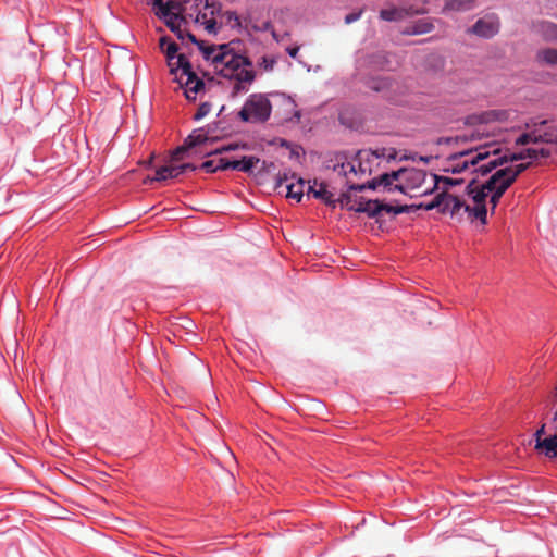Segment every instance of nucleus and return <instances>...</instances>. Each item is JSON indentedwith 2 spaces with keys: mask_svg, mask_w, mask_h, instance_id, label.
Instances as JSON below:
<instances>
[{
  "mask_svg": "<svg viewBox=\"0 0 557 557\" xmlns=\"http://www.w3.org/2000/svg\"><path fill=\"white\" fill-rule=\"evenodd\" d=\"M186 35L190 42L198 46L203 58L212 62L216 72L233 82L232 97L248 91L249 86L257 77L248 57L234 51L231 44L206 46L203 41L197 40L191 33H186Z\"/></svg>",
  "mask_w": 557,
  "mask_h": 557,
  "instance_id": "f257e3e1",
  "label": "nucleus"
},
{
  "mask_svg": "<svg viewBox=\"0 0 557 557\" xmlns=\"http://www.w3.org/2000/svg\"><path fill=\"white\" fill-rule=\"evenodd\" d=\"M498 153V149L495 148L491 150L488 146H480L475 149L454 153L447 159L446 171L461 173L472 168V173H479L482 175V173L476 171V169L483 164V161L490 159L491 156H496Z\"/></svg>",
  "mask_w": 557,
  "mask_h": 557,
  "instance_id": "f03ea898",
  "label": "nucleus"
},
{
  "mask_svg": "<svg viewBox=\"0 0 557 557\" xmlns=\"http://www.w3.org/2000/svg\"><path fill=\"white\" fill-rule=\"evenodd\" d=\"M272 106L263 94H252L238 112L240 121L246 123H264L271 116Z\"/></svg>",
  "mask_w": 557,
  "mask_h": 557,
  "instance_id": "7ed1b4c3",
  "label": "nucleus"
},
{
  "mask_svg": "<svg viewBox=\"0 0 557 557\" xmlns=\"http://www.w3.org/2000/svg\"><path fill=\"white\" fill-rule=\"evenodd\" d=\"M466 190L472 203H467L465 207V212H467L470 216L479 220L482 224H486V199L488 197V191L485 188V181L480 183L476 178H472L468 183Z\"/></svg>",
  "mask_w": 557,
  "mask_h": 557,
  "instance_id": "20e7f679",
  "label": "nucleus"
},
{
  "mask_svg": "<svg viewBox=\"0 0 557 557\" xmlns=\"http://www.w3.org/2000/svg\"><path fill=\"white\" fill-rule=\"evenodd\" d=\"M176 69L182 70V76H186L185 95L188 99H196V95L205 87V83L191 70V64L185 54H180L176 61Z\"/></svg>",
  "mask_w": 557,
  "mask_h": 557,
  "instance_id": "39448f33",
  "label": "nucleus"
},
{
  "mask_svg": "<svg viewBox=\"0 0 557 557\" xmlns=\"http://www.w3.org/2000/svg\"><path fill=\"white\" fill-rule=\"evenodd\" d=\"M524 159L536 160L537 152L535 151V149L527 148L520 152H516L510 156L496 157L494 159L488 160L484 164L480 165V168H478L476 171H480L482 173V175L484 176V175L492 173V171L495 170L496 168H498L509 161L513 162V161H519V160H524Z\"/></svg>",
  "mask_w": 557,
  "mask_h": 557,
  "instance_id": "423d86ee",
  "label": "nucleus"
},
{
  "mask_svg": "<svg viewBox=\"0 0 557 557\" xmlns=\"http://www.w3.org/2000/svg\"><path fill=\"white\" fill-rule=\"evenodd\" d=\"M428 177L430 178V176L423 170H406V172L403 173V183L395 185L394 189H397L404 194H406L408 190L421 189Z\"/></svg>",
  "mask_w": 557,
  "mask_h": 557,
  "instance_id": "0eeeda50",
  "label": "nucleus"
},
{
  "mask_svg": "<svg viewBox=\"0 0 557 557\" xmlns=\"http://www.w3.org/2000/svg\"><path fill=\"white\" fill-rule=\"evenodd\" d=\"M509 187L510 185L500 177H497L494 172L485 180V188L488 191V203L491 205L492 212H494L500 198Z\"/></svg>",
  "mask_w": 557,
  "mask_h": 557,
  "instance_id": "6e6552de",
  "label": "nucleus"
},
{
  "mask_svg": "<svg viewBox=\"0 0 557 557\" xmlns=\"http://www.w3.org/2000/svg\"><path fill=\"white\" fill-rule=\"evenodd\" d=\"M305 185L306 182L302 178H298L297 182H289L288 174L284 173L277 175L275 189L285 187L286 197L299 202L304 196Z\"/></svg>",
  "mask_w": 557,
  "mask_h": 557,
  "instance_id": "1a4fd4ad",
  "label": "nucleus"
},
{
  "mask_svg": "<svg viewBox=\"0 0 557 557\" xmlns=\"http://www.w3.org/2000/svg\"><path fill=\"white\" fill-rule=\"evenodd\" d=\"M441 197H442L441 211L443 213H449L450 215L454 216V215L458 214L461 209L465 210V207L467 206V203L461 198H459L458 196L451 195L447 191H442Z\"/></svg>",
  "mask_w": 557,
  "mask_h": 557,
  "instance_id": "9d476101",
  "label": "nucleus"
},
{
  "mask_svg": "<svg viewBox=\"0 0 557 557\" xmlns=\"http://www.w3.org/2000/svg\"><path fill=\"white\" fill-rule=\"evenodd\" d=\"M424 13L420 10H412V8L406 9V8H389V9H383L380 11V18L386 22H397L403 21L404 18L414 15V14H421Z\"/></svg>",
  "mask_w": 557,
  "mask_h": 557,
  "instance_id": "9b49d317",
  "label": "nucleus"
},
{
  "mask_svg": "<svg viewBox=\"0 0 557 557\" xmlns=\"http://www.w3.org/2000/svg\"><path fill=\"white\" fill-rule=\"evenodd\" d=\"M530 162L528 163H520L515 166H506L502 169H495L494 173L497 175V177H500L504 180L507 184L510 186L516 182L517 177L524 172L529 166Z\"/></svg>",
  "mask_w": 557,
  "mask_h": 557,
  "instance_id": "f8f14e48",
  "label": "nucleus"
},
{
  "mask_svg": "<svg viewBox=\"0 0 557 557\" xmlns=\"http://www.w3.org/2000/svg\"><path fill=\"white\" fill-rule=\"evenodd\" d=\"M160 47L166 55L171 73L174 74L178 70L176 69V61L180 55L177 54L178 46L171 41L169 37L163 36L160 38Z\"/></svg>",
  "mask_w": 557,
  "mask_h": 557,
  "instance_id": "ddd939ff",
  "label": "nucleus"
},
{
  "mask_svg": "<svg viewBox=\"0 0 557 557\" xmlns=\"http://www.w3.org/2000/svg\"><path fill=\"white\" fill-rule=\"evenodd\" d=\"M499 24L492 20H479L471 28V32L480 37L491 38L497 34Z\"/></svg>",
  "mask_w": 557,
  "mask_h": 557,
  "instance_id": "4468645a",
  "label": "nucleus"
},
{
  "mask_svg": "<svg viewBox=\"0 0 557 557\" xmlns=\"http://www.w3.org/2000/svg\"><path fill=\"white\" fill-rule=\"evenodd\" d=\"M181 175L177 165L170 164L163 165L156 171V175L153 177L147 176L144 180L145 184L152 182H164L169 178H176Z\"/></svg>",
  "mask_w": 557,
  "mask_h": 557,
  "instance_id": "2eb2a0df",
  "label": "nucleus"
},
{
  "mask_svg": "<svg viewBox=\"0 0 557 557\" xmlns=\"http://www.w3.org/2000/svg\"><path fill=\"white\" fill-rule=\"evenodd\" d=\"M163 21L170 30L174 33L180 40L184 41L187 38L186 33L189 32L182 27V24H186V18L184 15L171 16L163 18Z\"/></svg>",
  "mask_w": 557,
  "mask_h": 557,
  "instance_id": "dca6fc26",
  "label": "nucleus"
},
{
  "mask_svg": "<svg viewBox=\"0 0 557 557\" xmlns=\"http://www.w3.org/2000/svg\"><path fill=\"white\" fill-rule=\"evenodd\" d=\"M333 171L345 177L350 173L357 174L355 162L347 161L344 154L336 156V163L333 165Z\"/></svg>",
  "mask_w": 557,
  "mask_h": 557,
  "instance_id": "f3484780",
  "label": "nucleus"
},
{
  "mask_svg": "<svg viewBox=\"0 0 557 557\" xmlns=\"http://www.w3.org/2000/svg\"><path fill=\"white\" fill-rule=\"evenodd\" d=\"M259 161L260 159L253 156L243 157L242 160L230 161V169L249 173Z\"/></svg>",
  "mask_w": 557,
  "mask_h": 557,
  "instance_id": "a211bd4d",
  "label": "nucleus"
},
{
  "mask_svg": "<svg viewBox=\"0 0 557 557\" xmlns=\"http://www.w3.org/2000/svg\"><path fill=\"white\" fill-rule=\"evenodd\" d=\"M535 448L544 450L545 455L549 458H557V434L544 438L543 442L536 443Z\"/></svg>",
  "mask_w": 557,
  "mask_h": 557,
  "instance_id": "6ab92c4d",
  "label": "nucleus"
},
{
  "mask_svg": "<svg viewBox=\"0 0 557 557\" xmlns=\"http://www.w3.org/2000/svg\"><path fill=\"white\" fill-rule=\"evenodd\" d=\"M433 24L428 20L417 21L413 25L407 26L401 33L404 35H422L432 32Z\"/></svg>",
  "mask_w": 557,
  "mask_h": 557,
  "instance_id": "aec40b11",
  "label": "nucleus"
},
{
  "mask_svg": "<svg viewBox=\"0 0 557 557\" xmlns=\"http://www.w3.org/2000/svg\"><path fill=\"white\" fill-rule=\"evenodd\" d=\"M200 168L208 173L216 172L218 170H227L230 169V160L219 157L205 161Z\"/></svg>",
  "mask_w": 557,
  "mask_h": 557,
  "instance_id": "412c9836",
  "label": "nucleus"
},
{
  "mask_svg": "<svg viewBox=\"0 0 557 557\" xmlns=\"http://www.w3.org/2000/svg\"><path fill=\"white\" fill-rule=\"evenodd\" d=\"M430 181L433 184V188H443V191H447L450 186L461 184L463 180H455L446 176H438L435 174L430 175Z\"/></svg>",
  "mask_w": 557,
  "mask_h": 557,
  "instance_id": "4be33fe9",
  "label": "nucleus"
},
{
  "mask_svg": "<svg viewBox=\"0 0 557 557\" xmlns=\"http://www.w3.org/2000/svg\"><path fill=\"white\" fill-rule=\"evenodd\" d=\"M156 15L163 20V18H168V17H171V16H180V15H183V8H182V4L178 3V2H175V1H168L165 2L164 4V11L162 12H156Z\"/></svg>",
  "mask_w": 557,
  "mask_h": 557,
  "instance_id": "5701e85b",
  "label": "nucleus"
},
{
  "mask_svg": "<svg viewBox=\"0 0 557 557\" xmlns=\"http://www.w3.org/2000/svg\"><path fill=\"white\" fill-rule=\"evenodd\" d=\"M420 207L421 206H414V205L392 206V205H386V203L381 202L380 214L382 212H385L388 214L393 213L395 215L400 214V213H409V212L420 209Z\"/></svg>",
  "mask_w": 557,
  "mask_h": 557,
  "instance_id": "b1692460",
  "label": "nucleus"
},
{
  "mask_svg": "<svg viewBox=\"0 0 557 557\" xmlns=\"http://www.w3.org/2000/svg\"><path fill=\"white\" fill-rule=\"evenodd\" d=\"M209 140L208 134L203 132L202 128L194 131L188 137L185 139L186 147L189 149L202 145Z\"/></svg>",
  "mask_w": 557,
  "mask_h": 557,
  "instance_id": "393cba45",
  "label": "nucleus"
},
{
  "mask_svg": "<svg viewBox=\"0 0 557 557\" xmlns=\"http://www.w3.org/2000/svg\"><path fill=\"white\" fill-rule=\"evenodd\" d=\"M380 208H381L380 200H367L362 208L361 207L356 208V212L366 213L369 218H379L380 216Z\"/></svg>",
  "mask_w": 557,
  "mask_h": 557,
  "instance_id": "a878e982",
  "label": "nucleus"
},
{
  "mask_svg": "<svg viewBox=\"0 0 557 557\" xmlns=\"http://www.w3.org/2000/svg\"><path fill=\"white\" fill-rule=\"evenodd\" d=\"M314 198L321 199L333 208L336 206V199H334V195L327 190L325 183L320 184L319 189L314 191Z\"/></svg>",
  "mask_w": 557,
  "mask_h": 557,
  "instance_id": "bb28decb",
  "label": "nucleus"
},
{
  "mask_svg": "<svg viewBox=\"0 0 557 557\" xmlns=\"http://www.w3.org/2000/svg\"><path fill=\"white\" fill-rule=\"evenodd\" d=\"M537 59L547 65H557V49L546 48L540 50L537 53Z\"/></svg>",
  "mask_w": 557,
  "mask_h": 557,
  "instance_id": "cd10ccee",
  "label": "nucleus"
},
{
  "mask_svg": "<svg viewBox=\"0 0 557 557\" xmlns=\"http://www.w3.org/2000/svg\"><path fill=\"white\" fill-rule=\"evenodd\" d=\"M545 143L557 141V122H548L542 127Z\"/></svg>",
  "mask_w": 557,
  "mask_h": 557,
  "instance_id": "c85d7f7f",
  "label": "nucleus"
},
{
  "mask_svg": "<svg viewBox=\"0 0 557 557\" xmlns=\"http://www.w3.org/2000/svg\"><path fill=\"white\" fill-rule=\"evenodd\" d=\"M547 124V121H541L540 123L534 124V128L527 133L530 136V141L532 144L545 143L542 127Z\"/></svg>",
  "mask_w": 557,
  "mask_h": 557,
  "instance_id": "c756f323",
  "label": "nucleus"
},
{
  "mask_svg": "<svg viewBox=\"0 0 557 557\" xmlns=\"http://www.w3.org/2000/svg\"><path fill=\"white\" fill-rule=\"evenodd\" d=\"M473 2L474 0H450L445 4V10L466 11Z\"/></svg>",
  "mask_w": 557,
  "mask_h": 557,
  "instance_id": "7c9ffc66",
  "label": "nucleus"
},
{
  "mask_svg": "<svg viewBox=\"0 0 557 557\" xmlns=\"http://www.w3.org/2000/svg\"><path fill=\"white\" fill-rule=\"evenodd\" d=\"M541 30L546 39L557 40V25L550 22H544L541 24Z\"/></svg>",
  "mask_w": 557,
  "mask_h": 557,
  "instance_id": "2f4dec72",
  "label": "nucleus"
},
{
  "mask_svg": "<svg viewBox=\"0 0 557 557\" xmlns=\"http://www.w3.org/2000/svg\"><path fill=\"white\" fill-rule=\"evenodd\" d=\"M276 64V59L273 57L263 55L258 61V66L262 69L264 72L273 71Z\"/></svg>",
  "mask_w": 557,
  "mask_h": 557,
  "instance_id": "473e14b6",
  "label": "nucleus"
},
{
  "mask_svg": "<svg viewBox=\"0 0 557 557\" xmlns=\"http://www.w3.org/2000/svg\"><path fill=\"white\" fill-rule=\"evenodd\" d=\"M389 82L386 78H373L368 83L370 89L374 91H382L389 87Z\"/></svg>",
  "mask_w": 557,
  "mask_h": 557,
  "instance_id": "72a5a7b5",
  "label": "nucleus"
},
{
  "mask_svg": "<svg viewBox=\"0 0 557 557\" xmlns=\"http://www.w3.org/2000/svg\"><path fill=\"white\" fill-rule=\"evenodd\" d=\"M354 201L349 193H343L336 203L339 202L342 207L356 212L357 207H355Z\"/></svg>",
  "mask_w": 557,
  "mask_h": 557,
  "instance_id": "f704fd0d",
  "label": "nucleus"
},
{
  "mask_svg": "<svg viewBox=\"0 0 557 557\" xmlns=\"http://www.w3.org/2000/svg\"><path fill=\"white\" fill-rule=\"evenodd\" d=\"M351 162H355L357 174L356 175H364L367 172H369V168L364 166L362 164V152L359 151L355 158L351 160Z\"/></svg>",
  "mask_w": 557,
  "mask_h": 557,
  "instance_id": "c9c22d12",
  "label": "nucleus"
},
{
  "mask_svg": "<svg viewBox=\"0 0 557 557\" xmlns=\"http://www.w3.org/2000/svg\"><path fill=\"white\" fill-rule=\"evenodd\" d=\"M210 111H211V103H209V102H202V103L199 106V108H198L197 112L195 113L194 119H195V120H197V121H198V120H201V119H203L205 116H207V115L209 114V112H210Z\"/></svg>",
  "mask_w": 557,
  "mask_h": 557,
  "instance_id": "e433bc0d",
  "label": "nucleus"
},
{
  "mask_svg": "<svg viewBox=\"0 0 557 557\" xmlns=\"http://www.w3.org/2000/svg\"><path fill=\"white\" fill-rule=\"evenodd\" d=\"M189 148L186 147V144L184 143L183 146L177 147L171 154V161L176 162L182 160L183 154L188 150Z\"/></svg>",
  "mask_w": 557,
  "mask_h": 557,
  "instance_id": "4c0bfd02",
  "label": "nucleus"
},
{
  "mask_svg": "<svg viewBox=\"0 0 557 557\" xmlns=\"http://www.w3.org/2000/svg\"><path fill=\"white\" fill-rule=\"evenodd\" d=\"M363 12H364V9H360L357 12H352V13L347 14L345 16V20H344L345 23L346 24H351V23L358 21L361 17V15L363 14Z\"/></svg>",
  "mask_w": 557,
  "mask_h": 557,
  "instance_id": "58836bf2",
  "label": "nucleus"
},
{
  "mask_svg": "<svg viewBox=\"0 0 557 557\" xmlns=\"http://www.w3.org/2000/svg\"><path fill=\"white\" fill-rule=\"evenodd\" d=\"M420 208H424L425 210H432L434 208H441L442 207V197L441 194L436 195V197L428 205L423 206L420 205Z\"/></svg>",
  "mask_w": 557,
  "mask_h": 557,
  "instance_id": "ea45409f",
  "label": "nucleus"
},
{
  "mask_svg": "<svg viewBox=\"0 0 557 557\" xmlns=\"http://www.w3.org/2000/svg\"><path fill=\"white\" fill-rule=\"evenodd\" d=\"M404 172H406V170H399V171H393L392 173H386V175L388 176V181H389L391 185L393 184L394 181H398V180L403 181V173Z\"/></svg>",
  "mask_w": 557,
  "mask_h": 557,
  "instance_id": "a19ab883",
  "label": "nucleus"
},
{
  "mask_svg": "<svg viewBox=\"0 0 557 557\" xmlns=\"http://www.w3.org/2000/svg\"><path fill=\"white\" fill-rule=\"evenodd\" d=\"M481 138V135L479 133H471L469 136H457L455 138L456 141H473V140H476V139H480Z\"/></svg>",
  "mask_w": 557,
  "mask_h": 557,
  "instance_id": "79ce46f5",
  "label": "nucleus"
},
{
  "mask_svg": "<svg viewBox=\"0 0 557 557\" xmlns=\"http://www.w3.org/2000/svg\"><path fill=\"white\" fill-rule=\"evenodd\" d=\"M376 180H377L379 186L388 187V189L391 191L395 190L394 187H391L392 185L388 181V176L386 175V173L382 174L380 177H376Z\"/></svg>",
  "mask_w": 557,
  "mask_h": 557,
  "instance_id": "37998d69",
  "label": "nucleus"
},
{
  "mask_svg": "<svg viewBox=\"0 0 557 557\" xmlns=\"http://www.w3.org/2000/svg\"><path fill=\"white\" fill-rule=\"evenodd\" d=\"M236 148H237V146H236V145L223 146V147H221V148L215 149V150H214V151H212V152H209V153H208V156L221 154V153H223V152H225V151L235 150Z\"/></svg>",
  "mask_w": 557,
  "mask_h": 557,
  "instance_id": "c03bdc74",
  "label": "nucleus"
},
{
  "mask_svg": "<svg viewBox=\"0 0 557 557\" xmlns=\"http://www.w3.org/2000/svg\"><path fill=\"white\" fill-rule=\"evenodd\" d=\"M528 144H531V141H530V136L527 133L521 134L516 139V145L517 146H524V145H528Z\"/></svg>",
  "mask_w": 557,
  "mask_h": 557,
  "instance_id": "a18cd8bd",
  "label": "nucleus"
},
{
  "mask_svg": "<svg viewBox=\"0 0 557 557\" xmlns=\"http://www.w3.org/2000/svg\"><path fill=\"white\" fill-rule=\"evenodd\" d=\"M202 24L205 25L206 30L209 33L215 32L216 22L214 18H209L208 21L202 22Z\"/></svg>",
  "mask_w": 557,
  "mask_h": 557,
  "instance_id": "49530a36",
  "label": "nucleus"
},
{
  "mask_svg": "<svg viewBox=\"0 0 557 557\" xmlns=\"http://www.w3.org/2000/svg\"><path fill=\"white\" fill-rule=\"evenodd\" d=\"M178 171L181 174L185 173L186 171H195L197 168L191 163H184L177 165Z\"/></svg>",
  "mask_w": 557,
  "mask_h": 557,
  "instance_id": "de8ad7c7",
  "label": "nucleus"
},
{
  "mask_svg": "<svg viewBox=\"0 0 557 557\" xmlns=\"http://www.w3.org/2000/svg\"><path fill=\"white\" fill-rule=\"evenodd\" d=\"M545 434V424H542V426L535 432V442H543L544 438L542 436Z\"/></svg>",
  "mask_w": 557,
  "mask_h": 557,
  "instance_id": "09e8293b",
  "label": "nucleus"
},
{
  "mask_svg": "<svg viewBox=\"0 0 557 557\" xmlns=\"http://www.w3.org/2000/svg\"><path fill=\"white\" fill-rule=\"evenodd\" d=\"M286 52L289 54L290 58L296 59L299 52V47H288L286 49Z\"/></svg>",
  "mask_w": 557,
  "mask_h": 557,
  "instance_id": "8fccbe9b",
  "label": "nucleus"
},
{
  "mask_svg": "<svg viewBox=\"0 0 557 557\" xmlns=\"http://www.w3.org/2000/svg\"><path fill=\"white\" fill-rule=\"evenodd\" d=\"M164 4L163 0H153V7L157 8L156 12H162L164 11Z\"/></svg>",
  "mask_w": 557,
  "mask_h": 557,
  "instance_id": "3c124183",
  "label": "nucleus"
},
{
  "mask_svg": "<svg viewBox=\"0 0 557 557\" xmlns=\"http://www.w3.org/2000/svg\"><path fill=\"white\" fill-rule=\"evenodd\" d=\"M348 188L349 190L363 191L366 189V184H351Z\"/></svg>",
  "mask_w": 557,
  "mask_h": 557,
  "instance_id": "603ef678",
  "label": "nucleus"
},
{
  "mask_svg": "<svg viewBox=\"0 0 557 557\" xmlns=\"http://www.w3.org/2000/svg\"><path fill=\"white\" fill-rule=\"evenodd\" d=\"M379 187V183H377V180L376 178H373L372 181H369L367 184H366V189L369 188V189H376Z\"/></svg>",
  "mask_w": 557,
  "mask_h": 557,
  "instance_id": "864d4df0",
  "label": "nucleus"
},
{
  "mask_svg": "<svg viewBox=\"0 0 557 557\" xmlns=\"http://www.w3.org/2000/svg\"><path fill=\"white\" fill-rule=\"evenodd\" d=\"M535 151L537 152V159L541 157V158H546L549 156V151L547 149H544V148H541V149H535Z\"/></svg>",
  "mask_w": 557,
  "mask_h": 557,
  "instance_id": "5fc2aeb1",
  "label": "nucleus"
},
{
  "mask_svg": "<svg viewBox=\"0 0 557 557\" xmlns=\"http://www.w3.org/2000/svg\"><path fill=\"white\" fill-rule=\"evenodd\" d=\"M209 18L207 17V14L206 13H201V12H198L197 16H196V22L198 23H201L205 22V21H208Z\"/></svg>",
  "mask_w": 557,
  "mask_h": 557,
  "instance_id": "6e6d98bb",
  "label": "nucleus"
},
{
  "mask_svg": "<svg viewBox=\"0 0 557 557\" xmlns=\"http://www.w3.org/2000/svg\"><path fill=\"white\" fill-rule=\"evenodd\" d=\"M205 7L206 8H210L211 9V14H214V12H215V3L214 2L209 3V1L207 0Z\"/></svg>",
  "mask_w": 557,
  "mask_h": 557,
  "instance_id": "4d7b16f0",
  "label": "nucleus"
},
{
  "mask_svg": "<svg viewBox=\"0 0 557 557\" xmlns=\"http://www.w3.org/2000/svg\"><path fill=\"white\" fill-rule=\"evenodd\" d=\"M315 185H317V181L313 182V185H308V194H312L314 196V191L318 190L314 188Z\"/></svg>",
  "mask_w": 557,
  "mask_h": 557,
  "instance_id": "13d9d810",
  "label": "nucleus"
},
{
  "mask_svg": "<svg viewBox=\"0 0 557 557\" xmlns=\"http://www.w3.org/2000/svg\"><path fill=\"white\" fill-rule=\"evenodd\" d=\"M366 201H367V200H364V199L360 198L359 200H355V201H354V205H355V207H361V208H362V207L364 206V202H366Z\"/></svg>",
  "mask_w": 557,
  "mask_h": 557,
  "instance_id": "bf43d9fd",
  "label": "nucleus"
},
{
  "mask_svg": "<svg viewBox=\"0 0 557 557\" xmlns=\"http://www.w3.org/2000/svg\"><path fill=\"white\" fill-rule=\"evenodd\" d=\"M298 156H299L298 147H293L290 149V157H298Z\"/></svg>",
  "mask_w": 557,
  "mask_h": 557,
  "instance_id": "052dcab7",
  "label": "nucleus"
},
{
  "mask_svg": "<svg viewBox=\"0 0 557 557\" xmlns=\"http://www.w3.org/2000/svg\"><path fill=\"white\" fill-rule=\"evenodd\" d=\"M281 145L284 146V147H287V148L290 147V144L288 141H286V140H282Z\"/></svg>",
  "mask_w": 557,
  "mask_h": 557,
  "instance_id": "680f3d73",
  "label": "nucleus"
},
{
  "mask_svg": "<svg viewBox=\"0 0 557 557\" xmlns=\"http://www.w3.org/2000/svg\"><path fill=\"white\" fill-rule=\"evenodd\" d=\"M184 1H185L186 3H188L190 0H184ZM194 1H195V5H196V8H198L199 2H200L201 0H194Z\"/></svg>",
  "mask_w": 557,
  "mask_h": 557,
  "instance_id": "e2e57ef3",
  "label": "nucleus"
},
{
  "mask_svg": "<svg viewBox=\"0 0 557 557\" xmlns=\"http://www.w3.org/2000/svg\"><path fill=\"white\" fill-rule=\"evenodd\" d=\"M431 190H432V188H430V187L428 186V187H426L425 189H423L421 193H422V194H428V193H430Z\"/></svg>",
  "mask_w": 557,
  "mask_h": 557,
  "instance_id": "0e129e2a",
  "label": "nucleus"
},
{
  "mask_svg": "<svg viewBox=\"0 0 557 557\" xmlns=\"http://www.w3.org/2000/svg\"><path fill=\"white\" fill-rule=\"evenodd\" d=\"M270 27H271V26H270V24H269V23H267V24H265V28H267V29H270Z\"/></svg>",
  "mask_w": 557,
  "mask_h": 557,
  "instance_id": "69168bd1",
  "label": "nucleus"
},
{
  "mask_svg": "<svg viewBox=\"0 0 557 557\" xmlns=\"http://www.w3.org/2000/svg\"><path fill=\"white\" fill-rule=\"evenodd\" d=\"M555 430H557V425L555 426Z\"/></svg>",
  "mask_w": 557,
  "mask_h": 557,
  "instance_id": "338daca9",
  "label": "nucleus"
}]
</instances>
